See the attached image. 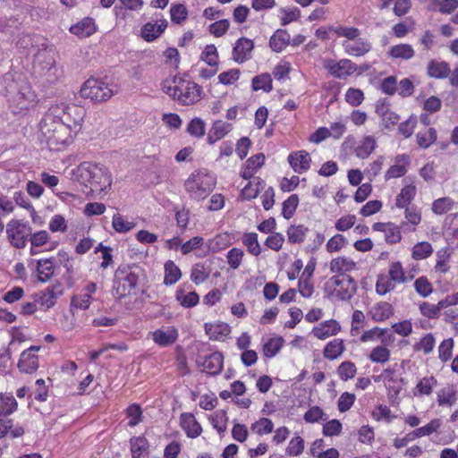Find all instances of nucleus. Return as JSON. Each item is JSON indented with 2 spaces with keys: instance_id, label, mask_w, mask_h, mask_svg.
<instances>
[{
  "instance_id": "f257e3e1",
  "label": "nucleus",
  "mask_w": 458,
  "mask_h": 458,
  "mask_svg": "<svg viewBox=\"0 0 458 458\" xmlns=\"http://www.w3.org/2000/svg\"><path fill=\"white\" fill-rule=\"evenodd\" d=\"M84 116L85 110L80 106H52L39 123V140L50 150L64 149L81 131Z\"/></svg>"
},
{
  "instance_id": "f03ea898",
  "label": "nucleus",
  "mask_w": 458,
  "mask_h": 458,
  "mask_svg": "<svg viewBox=\"0 0 458 458\" xmlns=\"http://www.w3.org/2000/svg\"><path fill=\"white\" fill-rule=\"evenodd\" d=\"M2 82L9 107L13 114H22L36 106L37 96L22 75L6 73Z\"/></svg>"
},
{
  "instance_id": "7ed1b4c3",
  "label": "nucleus",
  "mask_w": 458,
  "mask_h": 458,
  "mask_svg": "<svg viewBox=\"0 0 458 458\" xmlns=\"http://www.w3.org/2000/svg\"><path fill=\"white\" fill-rule=\"evenodd\" d=\"M72 181L89 188L92 192H106L113 182L108 169L103 165L83 162L71 171Z\"/></svg>"
},
{
  "instance_id": "20e7f679",
  "label": "nucleus",
  "mask_w": 458,
  "mask_h": 458,
  "mask_svg": "<svg viewBox=\"0 0 458 458\" xmlns=\"http://www.w3.org/2000/svg\"><path fill=\"white\" fill-rule=\"evenodd\" d=\"M162 90L183 106L194 105L201 99L202 88L193 81L176 75L162 83Z\"/></svg>"
},
{
  "instance_id": "39448f33",
  "label": "nucleus",
  "mask_w": 458,
  "mask_h": 458,
  "mask_svg": "<svg viewBox=\"0 0 458 458\" xmlns=\"http://www.w3.org/2000/svg\"><path fill=\"white\" fill-rule=\"evenodd\" d=\"M216 185V175L207 169L194 170L189 174L183 184L189 198L195 201L207 199Z\"/></svg>"
},
{
  "instance_id": "423d86ee",
  "label": "nucleus",
  "mask_w": 458,
  "mask_h": 458,
  "mask_svg": "<svg viewBox=\"0 0 458 458\" xmlns=\"http://www.w3.org/2000/svg\"><path fill=\"white\" fill-rule=\"evenodd\" d=\"M140 276L137 267L121 265L114 272L112 293L117 300H123L137 293Z\"/></svg>"
},
{
  "instance_id": "0eeeda50",
  "label": "nucleus",
  "mask_w": 458,
  "mask_h": 458,
  "mask_svg": "<svg viewBox=\"0 0 458 458\" xmlns=\"http://www.w3.org/2000/svg\"><path fill=\"white\" fill-rule=\"evenodd\" d=\"M33 72L36 76L45 79L47 82H54L60 76L55 65V54L53 50L39 49L34 55Z\"/></svg>"
},
{
  "instance_id": "6e6552de",
  "label": "nucleus",
  "mask_w": 458,
  "mask_h": 458,
  "mask_svg": "<svg viewBox=\"0 0 458 458\" xmlns=\"http://www.w3.org/2000/svg\"><path fill=\"white\" fill-rule=\"evenodd\" d=\"M356 289V282L350 276H333L325 284V293L334 301L350 300Z\"/></svg>"
},
{
  "instance_id": "1a4fd4ad",
  "label": "nucleus",
  "mask_w": 458,
  "mask_h": 458,
  "mask_svg": "<svg viewBox=\"0 0 458 458\" xmlns=\"http://www.w3.org/2000/svg\"><path fill=\"white\" fill-rule=\"evenodd\" d=\"M117 90V87L112 83L97 78H89L82 84L80 94L81 98L93 102H104L111 98Z\"/></svg>"
},
{
  "instance_id": "9d476101",
  "label": "nucleus",
  "mask_w": 458,
  "mask_h": 458,
  "mask_svg": "<svg viewBox=\"0 0 458 458\" xmlns=\"http://www.w3.org/2000/svg\"><path fill=\"white\" fill-rule=\"evenodd\" d=\"M6 237L12 246L23 249L27 245L30 227L27 222L13 218L6 224Z\"/></svg>"
},
{
  "instance_id": "9b49d317",
  "label": "nucleus",
  "mask_w": 458,
  "mask_h": 458,
  "mask_svg": "<svg viewBox=\"0 0 458 458\" xmlns=\"http://www.w3.org/2000/svg\"><path fill=\"white\" fill-rule=\"evenodd\" d=\"M397 365L388 366L378 375L373 376L376 383H382L391 395H398L402 390L403 378L397 372Z\"/></svg>"
},
{
  "instance_id": "f8f14e48",
  "label": "nucleus",
  "mask_w": 458,
  "mask_h": 458,
  "mask_svg": "<svg viewBox=\"0 0 458 458\" xmlns=\"http://www.w3.org/2000/svg\"><path fill=\"white\" fill-rule=\"evenodd\" d=\"M323 66L331 76L340 80L347 79L358 70L357 64L347 58L339 61L328 58L323 61Z\"/></svg>"
},
{
  "instance_id": "ddd939ff",
  "label": "nucleus",
  "mask_w": 458,
  "mask_h": 458,
  "mask_svg": "<svg viewBox=\"0 0 458 458\" xmlns=\"http://www.w3.org/2000/svg\"><path fill=\"white\" fill-rule=\"evenodd\" d=\"M168 26L167 20L162 16H157L145 23L140 29V36L147 42H153L162 36Z\"/></svg>"
},
{
  "instance_id": "4468645a",
  "label": "nucleus",
  "mask_w": 458,
  "mask_h": 458,
  "mask_svg": "<svg viewBox=\"0 0 458 458\" xmlns=\"http://www.w3.org/2000/svg\"><path fill=\"white\" fill-rule=\"evenodd\" d=\"M148 335L159 347H168L172 346L177 341L179 332L174 326H163L152 332H149Z\"/></svg>"
},
{
  "instance_id": "2eb2a0df",
  "label": "nucleus",
  "mask_w": 458,
  "mask_h": 458,
  "mask_svg": "<svg viewBox=\"0 0 458 458\" xmlns=\"http://www.w3.org/2000/svg\"><path fill=\"white\" fill-rule=\"evenodd\" d=\"M196 362L203 372L210 375H217L223 369L224 357L221 352H215L209 355H199Z\"/></svg>"
},
{
  "instance_id": "dca6fc26",
  "label": "nucleus",
  "mask_w": 458,
  "mask_h": 458,
  "mask_svg": "<svg viewBox=\"0 0 458 458\" xmlns=\"http://www.w3.org/2000/svg\"><path fill=\"white\" fill-rule=\"evenodd\" d=\"M40 350V346H30L21 353L18 369L21 373L32 374L39 367V360L37 352Z\"/></svg>"
},
{
  "instance_id": "f3484780",
  "label": "nucleus",
  "mask_w": 458,
  "mask_h": 458,
  "mask_svg": "<svg viewBox=\"0 0 458 458\" xmlns=\"http://www.w3.org/2000/svg\"><path fill=\"white\" fill-rule=\"evenodd\" d=\"M97 288L96 283L87 282L83 286L82 293L72 298L71 310H88L92 303V295L97 292Z\"/></svg>"
},
{
  "instance_id": "a211bd4d",
  "label": "nucleus",
  "mask_w": 458,
  "mask_h": 458,
  "mask_svg": "<svg viewBox=\"0 0 458 458\" xmlns=\"http://www.w3.org/2000/svg\"><path fill=\"white\" fill-rule=\"evenodd\" d=\"M174 297L177 302L185 309L193 308L199 302V294L191 289V285L185 284L178 286Z\"/></svg>"
},
{
  "instance_id": "6ab92c4d",
  "label": "nucleus",
  "mask_w": 458,
  "mask_h": 458,
  "mask_svg": "<svg viewBox=\"0 0 458 458\" xmlns=\"http://www.w3.org/2000/svg\"><path fill=\"white\" fill-rule=\"evenodd\" d=\"M329 269L334 276H349L348 273L357 269V263L350 257L339 256L331 259Z\"/></svg>"
},
{
  "instance_id": "aec40b11",
  "label": "nucleus",
  "mask_w": 458,
  "mask_h": 458,
  "mask_svg": "<svg viewBox=\"0 0 458 458\" xmlns=\"http://www.w3.org/2000/svg\"><path fill=\"white\" fill-rule=\"evenodd\" d=\"M265 163V156L259 153L249 157L244 164H242L240 170V176L244 180L253 179L254 175L263 166Z\"/></svg>"
},
{
  "instance_id": "412c9836",
  "label": "nucleus",
  "mask_w": 458,
  "mask_h": 458,
  "mask_svg": "<svg viewBox=\"0 0 458 458\" xmlns=\"http://www.w3.org/2000/svg\"><path fill=\"white\" fill-rule=\"evenodd\" d=\"M342 46L347 55L356 57L365 55L372 48L371 43L360 36L353 41H344Z\"/></svg>"
},
{
  "instance_id": "4be33fe9",
  "label": "nucleus",
  "mask_w": 458,
  "mask_h": 458,
  "mask_svg": "<svg viewBox=\"0 0 458 458\" xmlns=\"http://www.w3.org/2000/svg\"><path fill=\"white\" fill-rule=\"evenodd\" d=\"M377 141L373 135H364L356 143L353 153L360 159L368 158L377 148Z\"/></svg>"
},
{
  "instance_id": "5701e85b",
  "label": "nucleus",
  "mask_w": 458,
  "mask_h": 458,
  "mask_svg": "<svg viewBox=\"0 0 458 458\" xmlns=\"http://www.w3.org/2000/svg\"><path fill=\"white\" fill-rule=\"evenodd\" d=\"M287 159L290 166L295 173L303 174L310 167L311 157L305 150L292 152Z\"/></svg>"
},
{
  "instance_id": "b1692460",
  "label": "nucleus",
  "mask_w": 458,
  "mask_h": 458,
  "mask_svg": "<svg viewBox=\"0 0 458 458\" xmlns=\"http://www.w3.org/2000/svg\"><path fill=\"white\" fill-rule=\"evenodd\" d=\"M254 47L252 40L247 38H239L233 49V59L238 64H242L250 59Z\"/></svg>"
},
{
  "instance_id": "393cba45",
  "label": "nucleus",
  "mask_w": 458,
  "mask_h": 458,
  "mask_svg": "<svg viewBox=\"0 0 458 458\" xmlns=\"http://www.w3.org/2000/svg\"><path fill=\"white\" fill-rule=\"evenodd\" d=\"M64 294V286L61 283L56 282L49 285L44 292L40 293L38 302L46 309L55 306L56 300Z\"/></svg>"
},
{
  "instance_id": "a878e982",
  "label": "nucleus",
  "mask_w": 458,
  "mask_h": 458,
  "mask_svg": "<svg viewBox=\"0 0 458 458\" xmlns=\"http://www.w3.org/2000/svg\"><path fill=\"white\" fill-rule=\"evenodd\" d=\"M341 331L340 324L335 319L323 321L313 327L312 334L319 340L336 335Z\"/></svg>"
},
{
  "instance_id": "bb28decb",
  "label": "nucleus",
  "mask_w": 458,
  "mask_h": 458,
  "mask_svg": "<svg viewBox=\"0 0 458 458\" xmlns=\"http://www.w3.org/2000/svg\"><path fill=\"white\" fill-rule=\"evenodd\" d=\"M29 267L35 268L38 281L46 283L54 275V263L50 259H30Z\"/></svg>"
},
{
  "instance_id": "cd10ccee",
  "label": "nucleus",
  "mask_w": 458,
  "mask_h": 458,
  "mask_svg": "<svg viewBox=\"0 0 458 458\" xmlns=\"http://www.w3.org/2000/svg\"><path fill=\"white\" fill-rule=\"evenodd\" d=\"M362 343H375L380 341L381 344L392 343L394 336L388 329L375 327L363 332L360 338Z\"/></svg>"
},
{
  "instance_id": "c85d7f7f",
  "label": "nucleus",
  "mask_w": 458,
  "mask_h": 458,
  "mask_svg": "<svg viewBox=\"0 0 458 458\" xmlns=\"http://www.w3.org/2000/svg\"><path fill=\"white\" fill-rule=\"evenodd\" d=\"M180 425L185 432L186 436L190 438H196L202 432L200 424L197 421L195 416L191 412H184L181 414Z\"/></svg>"
},
{
  "instance_id": "c756f323",
  "label": "nucleus",
  "mask_w": 458,
  "mask_h": 458,
  "mask_svg": "<svg viewBox=\"0 0 458 458\" xmlns=\"http://www.w3.org/2000/svg\"><path fill=\"white\" fill-rule=\"evenodd\" d=\"M233 130V125L223 120H216L213 122L209 132L208 134V143L213 145L216 141L225 138Z\"/></svg>"
},
{
  "instance_id": "7c9ffc66",
  "label": "nucleus",
  "mask_w": 458,
  "mask_h": 458,
  "mask_svg": "<svg viewBox=\"0 0 458 458\" xmlns=\"http://www.w3.org/2000/svg\"><path fill=\"white\" fill-rule=\"evenodd\" d=\"M411 158L406 154L397 155L394 158V163L391 165L386 173V179L399 178L404 175L410 165Z\"/></svg>"
},
{
  "instance_id": "2f4dec72",
  "label": "nucleus",
  "mask_w": 458,
  "mask_h": 458,
  "mask_svg": "<svg viewBox=\"0 0 458 458\" xmlns=\"http://www.w3.org/2000/svg\"><path fill=\"white\" fill-rule=\"evenodd\" d=\"M204 327L206 334L209 338L216 341L225 340L231 332L230 326L227 323L221 321L206 323Z\"/></svg>"
},
{
  "instance_id": "473e14b6",
  "label": "nucleus",
  "mask_w": 458,
  "mask_h": 458,
  "mask_svg": "<svg viewBox=\"0 0 458 458\" xmlns=\"http://www.w3.org/2000/svg\"><path fill=\"white\" fill-rule=\"evenodd\" d=\"M394 314L393 306L386 301L374 304L369 310V317L375 322H383Z\"/></svg>"
},
{
  "instance_id": "72a5a7b5",
  "label": "nucleus",
  "mask_w": 458,
  "mask_h": 458,
  "mask_svg": "<svg viewBox=\"0 0 458 458\" xmlns=\"http://www.w3.org/2000/svg\"><path fill=\"white\" fill-rule=\"evenodd\" d=\"M70 31L79 38H88L97 31V25L92 18L86 17L71 26Z\"/></svg>"
},
{
  "instance_id": "f704fd0d",
  "label": "nucleus",
  "mask_w": 458,
  "mask_h": 458,
  "mask_svg": "<svg viewBox=\"0 0 458 458\" xmlns=\"http://www.w3.org/2000/svg\"><path fill=\"white\" fill-rule=\"evenodd\" d=\"M291 42V36L285 30H277L269 39V46L274 52H282Z\"/></svg>"
},
{
  "instance_id": "c9c22d12",
  "label": "nucleus",
  "mask_w": 458,
  "mask_h": 458,
  "mask_svg": "<svg viewBox=\"0 0 458 458\" xmlns=\"http://www.w3.org/2000/svg\"><path fill=\"white\" fill-rule=\"evenodd\" d=\"M368 358L372 363L384 365L390 360L391 351L386 344H381L370 350Z\"/></svg>"
},
{
  "instance_id": "e433bc0d",
  "label": "nucleus",
  "mask_w": 458,
  "mask_h": 458,
  "mask_svg": "<svg viewBox=\"0 0 458 458\" xmlns=\"http://www.w3.org/2000/svg\"><path fill=\"white\" fill-rule=\"evenodd\" d=\"M376 113L381 118L382 124L386 128L395 125L400 120V116L384 103L377 106Z\"/></svg>"
},
{
  "instance_id": "4c0bfd02",
  "label": "nucleus",
  "mask_w": 458,
  "mask_h": 458,
  "mask_svg": "<svg viewBox=\"0 0 458 458\" xmlns=\"http://www.w3.org/2000/svg\"><path fill=\"white\" fill-rule=\"evenodd\" d=\"M437 385V380L433 376L424 377L420 378L415 386L412 393L414 396L420 397L432 394L434 388Z\"/></svg>"
},
{
  "instance_id": "58836bf2",
  "label": "nucleus",
  "mask_w": 458,
  "mask_h": 458,
  "mask_svg": "<svg viewBox=\"0 0 458 458\" xmlns=\"http://www.w3.org/2000/svg\"><path fill=\"white\" fill-rule=\"evenodd\" d=\"M135 226L136 223L133 219H129L120 213H115L112 216V227L118 233H129Z\"/></svg>"
},
{
  "instance_id": "ea45409f",
  "label": "nucleus",
  "mask_w": 458,
  "mask_h": 458,
  "mask_svg": "<svg viewBox=\"0 0 458 458\" xmlns=\"http://www.w3.org/2000/svg\"><path fill=\"white\" fill-rule=\"evenodd\" d=\"M18 409V403L12 393H0V417H7Z\"/></svg>"
},
{
  "instance_id": "a19ab883",
  "label": "nucleus",
  "mask_w": 458,
  "mask_h": 458,
  "mask_svg": "<svg viewBox=\"0 0 458 458\" xmlns=\"http://www.w3.org/2000/svg\"><path fill=\"white\" fill-rule=\"evenodd\" d=\"M265 182L259 177H254L241 191V197L243 199H253L257 198L260 191L264 188Z\"/></svg>"
},
{
  "instance_id": "79ce46f5",
  "label": "nucleus",
  "mask_w": 458,
  "mask_h": 458,
  "mask_svg": "<svg viewBox=\"0 0 458 458\" xmlns=\"http://www.w3.org/2000/svg\"><path fill=\"white\" fill-rule=\"evenodd\" d=\"M164 284H175L182 277L180 267L173 260H167L164 265Z\"/></svg>"
},
{
  "instance_id": "37998d69",
  "label": "nucleus",
  "mask_w": 458,
  "mask_h": 458,
  "mask_svg": "<svg viewBox=\"0 0 458 458\" xmlns=\"http://www.w3.org/2000/svg\"><path fill=\"white\" fill-rule=\"evenodd\" d=\"M387 275L396 284H402L413 278V276H406L403 264L400 261L390 263Z\"/></svg>"
},
{
  "instance_id": "c03bdc74",
  "label": "nucleus",
  "mask_w": 458,
  "mask_h": 458,
  "mask_svg": "<svg viewBox=\"0 0 458 458\" xmlns=\"http://www.w3.org/2000/svg\"><path fill=\"white\" fill-rule=\"evenodd\" d=\"M8 434L13 438L20 437L24 434V428L20 425L13 426V421L11 419L0 417V438L6 437Z\"/></svg>"
},
{
  "instance_id": "a18cd8bd",
  "label": "nucleus",
  "mask_w": 458,
  "mask_h": 458,
  "mask_svg": "<svg viewBox=\"0 0 458 458\" xmlns=\"http://www.w3.org/2000/svg\"><path fill=\"white\" fill-rule=\"evenodd\" d=\"M242 242L250 255L258 257L261 254L262 247L259 242L258 233L253 232L244 233L242 236Z\"/></svg>"
},
{
  "instance_id": "49530a36",
  "label": "nucleus",
  "mask_w": 458,
  "mask_h": 458,
  "mask_svg": "<svg viewBox=\"0 0 458 458\" xmlns=\"http://www.w3.org/2000/svg\"><path fill=\"white\" fill-rule=\"evenodd\" d=\"M451 250L442 248L436 252V264L434 269L437 273L445 274L450 269Z\"/></svg>"
},
{
  "instance_id": "de8ad7c7",
  "label": "nucleus",
  "mask_w": 458,
  "mask_h": 458,
  "mask_svg": "<svg viewBox=\"0 0 458 458\" xmlns=\"http://www.w3.org/2000/svg\"><path fill=\"white\" fill-rule=\"evenodd\" d=\"M437 396L439 406L450 407L457 401V391L454 386H446L437 392Z\"/></svg>"
},
{
  "instance_id": "09e8293b",
  "label": "nucleus",
  "mask_w": 458,
  "mask_h": 458,
  "mask_svg": "<svg viewBox=\"0 0 458 458\" xmlns=\"http://www.w3.org/2000/svg\"><path fill=\"white\" fill-rule=\"evenodd\" d=\"M416 187L413 184H408L402 188L400 193L396 196L395 206L398 208H408V205L416 196Z\"/></svg>"
},
{
  "instance_id": "8fccbe9b",
  "label": "nucleus",
  "mask_w": 458,
  "mask_h": 458,
  "mask_svg": "<svg viewBox=\"0 0 458 458\" xmlns=\"http://www.w3.org/2000/svg\"><path fill=\"white\" fill-rule=\"evenodd\" d=\"M442 426V419L436 418L431 420L426 425L414 429L412 436L417 437L418 438L428 437L434 433H438Z\"/></svg>"
},
{
  "instance_id": "3c124183",
  "label": "nucleus",
  "mask_w": 458,
  "mask_h": 458,
  "mask_svg": "<svg viewBox=\"0 0 458 458\" xmlns=\"http://www.w3.org/2000/svg\"><path fill=\"white\" fill-rule=\"evenodd\" d=\"M148 443L143 437L131 439V451L132 458H148Z\"/></svg>"
},
{
  "instance_id": "603ef678",
  "label": "nucleus",
  "mask_w": 458,
  "mask_h": 458,
  "mask_svg": "<svg viewBox=\"0 0 458 458\" xmlns=\"http://www.w3.org/2000/svg\"><path fill=\"white\" fill-rule=\"evenodd\" d=\"M411 259L413 260H423L433 254V246L430 242L422 241L415 243L411 250Z\"/></svg>"
},
{
  "instance_id": "864d4df0",
  "label": "nucleus",
  "mask_w": 458,
  "mask_h": 458,
  "mask_svg": "<svg viewBox=\"0 0 458 458\" xmlns=\"http://www.w3.org/2000/svg\"><path fill=\"white\" fill-rule=\"evenodd\" d=\"M371 417L377 422L385 423H391L397 418L386 404L376 405L371 411Z\"/></svg>"
},
{
  "instance_id": "5fc2aeb1",
  "label": "nucleus",
  "mask_w": 458,
  "mask_h": 458,
  "mask_svg": "<svg viewBox=\"0 0 458 458\" xmlns=\"http://www.w3.org/2000/svg\"><path fill=\"white\" fill-rule=\"evenodd\" d=\"M345 350L344 341L339 338L328 342L323 351L324 357L328 360H335L340 357Z\"/></svg>"
},
{
  "instance_id": "6e6d98bb",
  "label": "nucleus",
  "mask_w": 458,
  "mask_h": 458,
  "mask_svg": "<svg viewBox=\"0 0 458 458\" xmlns=\"http://www.w3.org/2000/svg\"><path fill=\"white\" fill-rule=\"evenodd\" d=\"M330 32L335 33L339 38H344V41H353L360 36V30L358 28L345 25H337L329 28Z\"/></svg>"
},
{
  "instance_id": "4d7b16f0",
  "label": "nucleus",
  "mask_w": 458,
  "mask_h": 458,
  "mask_svg": "<svg viewBox=\"0 0 458 458\" xmlns=\"http://www.w3.org/2000/svg\"><path fill=\"white\" fill-rule=\"evenodd\" d=\"M208 420L219 435L225 432L227 428L228 417L225 410L216 411L214 413L209 415Z\"/></svg>"
},
{
  "instance_id": "13d9d810",
  "label": "nucleus",
  "mask_w": 458,
  "mask_h": 458,
  "mask_svg": "<svg viewBox=\"0 0 458 458\" xmlns=\"http://www.w3.org/2000/svg\"><path fill=\"white\" fill-rule=\"evenodd\" d=\"M414 49L409 44L393 46L388 51L389 56L394 59L409 60L414 56Z\"/></svg>"
},
{
  "instance_id": "bf43d9fd",
  "label": "nucleus",
  "mask_w": 458,
  "mask_h": 458,
  "mask_svg": "<svg viewBox=\"0 0 458 458\" xmlns=\"http://www.w3.org/2000/svg\"><path fill=\"white\" fill-rule=\"evenodd\" d=\"M49 233L46 230H41L35 232L30 234V254L37 255L38 250L37 248L43 247L47 244L49 241Z\"/></svg>"
},
{
  "instance_id": "052dcab7",
  "label": "nucleus",
  "mask_w": 458,
  "mask_h": 458,
  "mask_svg": "<svg viewBox=\"0 0 458 458\" xmlns=\"http://www.w3.org/2000/svg\"><path fill=\"white\" fill-rule=\"evenodd\" d=\"M278 17L280 19L281 25L286 26L300 19L301 11L295 6L283 7L278 10Z\"/></svg>"
},
{
  "instance_id": "680f3d73",
  "label": "nucleus",
  "mask_w": 458,
  "mask_h": 458,
  "mask_svg": "<svg viewBox=\"0 0 458 458\" xmlns=\"http://www.w3.org/2000/svg\"><path fill=\"white\" fill-rule=\"evenodd\" d=\"M284 340L282 336L269 338L263 344V354L267 358L275 357L284 345Z\"/></svg>"
},
{
  "instance_id": "e2e57ef3",
  "label": "nucleus",
  "mask_w": 458,
  "mask_h": 458,
  "mask_svg": "<svg viewBox=\"0 0 458 458\" xmlns=\"http://www.w3.org/2000/svg\"><path fill=\"white\" fill-rule=\"evenodd\" d=\"M396 285L387 274H380L377 278L375 285L376 293L379 295H385L394 290Z\"/></svg>"
},
{
  "instance_id": "0e129e2a",
  "label": "nucleus",
  "mask_w": 458,
  "mask_h": 458,
  "mask_svg": "<svg viewBox=\"0 0 458 458\" xmlns=\"http://www.w3.org/2000/svg\"><path fill=\"white\" fill-rule=\"evenodd\" d=\"M304 448V439L301 436L295 435L290 439L285 448V454L291 457L300 456L303 453Z\"/></svg>"
},
{
  "instance_id": "69168bd1",
  "label": "nucleus",
  "mask_w": 458,
  "mask_h": 458,
  "mask_svg": "<svg viewBox=\"0 0 458 458\" xmlns=\"http://www.w3.org/2000/svg\"><path fill=\"white\" fill-rule=\"evenodd\" d=\"M449 72L450 68L445 62L431 61L428 65V74L430 77L442 79L445 78Z\"/></svg>"
},
{
  "instance_id": "338daca9",
  "label": "nucleus",
  "mask_w": 458,
  "mask_h": 458,
  "mask_svg": "<svg viewBox=\"0 0 458 458\" xmlns=\"http://www.w3.org/2000/svg\"><path fill=\"white\" fill-rule=\"evenodd\" d=\"M250 429L259 436L268 435L274 430V423L270 419L263 417L253 422Z\"/></svg>"
},
{
  "instance_id": "774afa93",
  "label": "nucleus",
  "mask_w": 458,
  "mask_h": 458,
  "mask_svg": "<svg viewBox=\"0 0 458 458\" xmlns=\"http://www.w3.org/2000/svg\"><path fill=\"white\" fill-rule=\"evenodd\" d=\"M186 131L192 137L202 138L206 133V123L199 117L192 118L187 124Z\"/></svg>"
}]
</instances>
